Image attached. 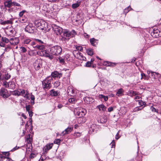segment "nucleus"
<instances>
[{
	"label": "nucleus",
	"instance_id": "f257e3e1",
	"mask_svg": "<svg viewBox=\"0 0 161 161\" xmlns=\"http://www.w3.org/2000/svg\"><path fill=\"white\" fill-rule=\"evenodd\" d=\"M36 25L39 29L45 31H47L48 29V24L45 21L41 20L38 21L36 23Z\"/></svg>",
	"mask_w": 161,
	"mask_h": 161
},
{
	"label": "nucleus",
	"instance_id": "f03ea898",
	"mask_svg": "<svg viewBox=\"0 0 161 161\" xmlns=\"http://www.w3.org/2000/svg\"><path fill=\"white\" fill-rule=\"evenodd\" d=\"M62 51L61 47L58 46H56L52 47L50 50L51 54L56 56L60 54Z\"/></svg>",
	"mask_w": 161,
	"mask_h": 161
},
{
	"label": "nucleus",
	"instance_id": "7ed1b4c3",
	"mask_svg": "<svg viewBox=\"0 0 161 161\" xmlns=\"http://www.w3.org/2000/svg\"><path fill=\"white\" fill-rule=\"evenodd\" d=\"M75 34V32L74 30L70 32L67 30H65L63 32V34L61 35V36L63 38L67 39L70 37H73Z\"/></svg>",
	"mask_w": 161,
	"mask_h": 161
},
{
	"label": "nucleus",
	"instance_id": "20e7f679",
	"mask_svg": "<svg viewBox=\"0 0 161 161\" xmlns=\"http://www.w3.org/2000/svg\"><path fill=\"white\" fill-rule=\"evenodd\" d=\"M53 80L52 77L48 76L42 81V86L44 88L49 89L51 86V82Z\"/></svg>",
	"mask_w": 161,
	"mask_h": 161
},
{
	"label": "nucleus",
	"instance_id": "39448f33",
	"mask_svg": "<svg viewBox=\"0 0 161 161\" xmlns=\"http://www.w3.org/2000/svg\"><path fill=\"white\" fill-rule=\"evenodd\" d=\"M73 53L75 57L77 58L84 61H85L86 59V57H84L82 54L78 51L74 50L73 51Z\"/></svg>",
	"mask_w": 161,
	"mask_h": 161
},
{
	"label": "nucleus",
	"instance_id": "423d86ee",
	"mask_svg": "<svg viewBox=\"0 0 161 161\" xmlns=\"http://www.w3.org/2000/svg\"><path fill=\"white\" fill-rule=\"evenodd\" d=\"M52 28L53 31L57 35H61V33L63 32V29L56 25H53Z\"/></svg>",
	"mask_w": 161,
	"mask_h": 161
},
{
	"label": "nucleus",
	"instance_id": "0eeeda50",
	"mask_svg": "<svg viewBox=\"0 0 161 161\" xmlns=\"http://www.w3.org/2000/svg\"><path fill=\"white\" fill-rule=\"evenodd\" d=\"M86 113V110L83 108H80L77 112V114L79 116L78 120L83 119L82 117H84Z\"/></svg>",
	"mask_w": 161,
	"mask_h": 161
},
{
	"label": "nucleus",
	"instance_id": "6e6552de",
	"mask_svg": "<svg viewBox=\"0 0 161 161\" xmlns=\"http://www.w3.org/2000/svg\"><path fill=\"white\" fill-rule=\"evenodd\" d=\"M0 96H2L4 98L8 97L9 95L7 90L4 88H2L0 90Z\"/></svg>",
	"mask_w": 161,
	"mask_h": 161
},
{
	"label": "nucleus",
	"instance_id": "1a4fd4ad",
	"mask_svg": "<svg viewBox=\"0 0 161 161\" xmlns=\"http://www.w3.org/2000/svg\"><path fill=\"white\" fill-rule=\"evenodd\" d=\"M42 60L40 59H37L34 64V66L36 70H39L42 66Z\"/></svg>",
	"mask_w": 161,
	"mask_h": 161
},
{
	"label": "nucleus",
	"instance_id": "9d476101",
	"mask_svg": "<svg viewBox=\"0 0 161 161\" xmlns=\"http://www.w3.org/2000/svg\"><path fill=\"white\" fill-rule=\"evenodd\" d=\"M19 42V39L18 37H13L9 40V42L13 45H17Z\"/></svg>",
	"mask_w": 161,
	"mask_h": 161
},
{
	"label": "nucleus",
	"instance_id": "9b49d317",
	"mask_svg": "<svg viewBox=\"0 0 161 161\" xmlns=\"http://www.w3.org/2000/svg\"><path fill=\"white\" fill-rule=\"evenodd\" d=\"M6 33L8 36H13L15 34L14 30L12 27H10L6 30Z\"/></svg>",
	"mask_w": 161,
	"mask_h": 161
},
{
	"label": "nucleus",
	"instance_id": "f8f14e48",
	"mask_svg": "<svg viewBox=\"0 0 161 161\" xmlns=\"http://www.w3.org/2000/svg\"><path fill=\"white\" fill-rule=\"evenodd\" d=\"M147 72L150 77H151L153 79H156L157 77L158 74L156 72H153L149 70H147Z\"/></svg>",
	"mask_w": 161,
	"mask_h": 161
},
{
	"label": "nucleus",
	"instance_id": "ddd939ff",
	"mask_svg": "<svg viewBox=\"0 0 161 161\" xmlns=\"http://www.w3.org/2000/svg\"><path fill=\"white\" fill-rule=\"evenodd\" d=\"M34 28L31 25H27L25 28V31L29 33H32L33 32Z\"/></svg>",
	"mask_w": 161,
	"mask_h": 161
},
{
	"label": "nucleus",
	"instance_id": "4468645a",
	"mask_svg": "<svg viewBox=\"0 0 161 161\" xmlns=\"http://www.w3.org/2000/svg\"><path fill=\"white\" fill-rule=\"evenodd\" d=\"M52 77L54 78H60L62 76L61 73H58L57 71H54L51 74Z\"/></svg>",
	"mask_w": 161,
	"mask_h": 161
},
{
	"label": "nucleus",
	"instance_id": "2eb2a0df",
	"mask_svg": "<svg viewBox=\"0 0 161 161\" xmlns=\"http://www.w3.org/2000/svg\"><path fill=\"white\" fill-rule=\"evenodd\" d=\"M97 108L98 109L99 111L101 112H103L106 109V107L104 105L101 104L97 106Z\"/></svg>",
	"mask_w": 161,
	"mask_h": 161
},
{
	"label": "nucleus",
	"instance_id": "dca6fc26",
	"mask_svg": "<svg viewBox=\"0 0 161 161\" xmlns=\"http://www.w3.org/2000/svg\"><path fill=\"white\" fill-rule=\"evenodd\" d=\"M37 54L38 55H40V56H42L46 57H47L49 55V53L46 50H44L43 51H42L41 52H37Z\"/></svg>",
	"mask_w": 161,
	"mask_h": 161
},
{
	"label": "nucleus",
	"instance_id": "f3484780",
	"mask_svg": "<svg viewBox=\"0 0 161 161\" xmlns=\"http://www.w3.org/2000/svg\"><path fill=\"white\" fill-rule=\"evenodd\" d=\"M73 129V127H68L62 132V134L63 135H65V134H68L72 131Z\"/></svg>",
	"mask_w": 161,
	"mask_h": 161
},
{
	"label": "nucleus",
	"instance_id": "a211bd4d",
	"mask_svg": "<svg viewBox=\"0 0 161 161\" xmlns=\"http://www.w3.org/2000/svg\"><path fill=\"white\" fill-rule=\"evenodd\" d=\"M85 102L87 103H90L94 101V99L92 97H86L84 98Z\"/></svg>",
	"mask_w": 161,
	"mask_h": 161
},
{
	"label": "nucleus",
	"instance_id": "6ab92c4d",
	"mask_svg": "<svg viewBox=\"0 0 161 161\" xmlns=\"http://www.w3.org/2000/svg\"><path fill=\"white\" fill-rule=\"evenodd\" d=\"M19 93L20 94V95L24 96L25 97L27 98H28V95L29 93L27 92H26L25 90H20Z\"/></svg>",
	"mask_w": 161,
	"mask_h": 161
},
{
	"label": "nucleus",
	"instance_id": "aec40b11",
	"mask_svg": "<svg viewBox=\"0 0 161 161\" xmlns=\"http://www.w3.org/2000/svg\"><path fill=\"white\" fill-rule=\"evenodd\" d=\"M4 4L5 7L8 8L13 6V2L12 1H6L4 2Z\"/></svg>",
	"mask_w": 161,
	"mask_h": 161
},
{
	"label": "nucleus",
	"instance_id": "412c9836",
	"mask_svg": "<svg viewBox=\"0 0 161 161\" xmlns=\"http://www.w3.org/2000/svg\"><path fill=\"white\" fill-rule=\"evenodd\" d=\"M103 64L107 66H114L116 64L108 61L104 62Z\"/></svg>",
	"mask_w": 161,
	"mask_h": 161
},
{
	"label": "nucleus",
	"instance_id": "4be33fe9",
	"mask_svg": "<svg viewBox=\"0 0 161 161\" xmlns=\"http://www.w3.org/2000/svg\"><path fill=\"white\" fill-rule=\"evenodd\" d=\"M1 24L3 25L9 24L12 23V21L10 20H8L3 21L1 20L0 21Z\"/></svg>",
	"mask_w": 161,
	"mask_h": 161
},
{
	"label": "nucleus",
	"instance_id": "5701e85b",
	"mask_svg": "<svg viewBox=\"0 0 161 161\" xmlns=\"http://www.w3.org/2000/svg\"><path fill=\"white\" fill-rule=\"evenodd\" d=\"M67 92L69 95L73 94L75 92V90L71 86H69L67 89Z\"/></svg>",
	"mask_w": 161,
	"mask_h": 161
},
{
	"label": "nucleus",
	"instance_id": "b1692460",
	"mask_svg": "<svg viewBox=\"0 0 161 161\" xmlns=\"http://www.w3.org/2000/svg\"><path fill=\"white\" fill-rule=\"evenodd\" d=\"M53 146V144H49L47 145L44 148V150L45 152H47L52 148Z\"/></svg>",
	"mask_w": 161,
	"mask_h": 161
},
{
	"label": "nucleus",
	"instance_id": "393cba45",
	"mask_svg": "<svg viewBox=\"0 0 161 161\" xmlns=\"http://www.w3.org/2000/svg\"><path fill=\"white\" fill-rule=\"evenodd\" d=\"M90 41L91 44L93 46H96L97 44V40L94 38L90 39Z\"/></svg>",
	"mask_w": 161,
	"mask_h": 161
},
{
	"label": "nucleus",
	"instance_id": "a878e982",
	"mask_svg": "<svg viewBox=\"0 0 161 161\" xmlns=\"http://www.w3.org/2000/svg\"><path fill=\"white\" fill-rule=\"evenodd\" d=\"M80 4V1H78L76 3L72 4V7L74 8H75L78 7Z\"/></svg>",
	"mask_w": 161,
	"mask_h": 161
},
{
	"label": "nucleus",
	"instance_id": "bb28decb",
	"mask_svg": "<svg viewBox=\"0 0 161 161\" xmlns=\"http://www.w3.org/2000/svg\"><path fill=\"white\" fill-rule=\"evenodd\" d=\"M124 91L122 88L119 89L117 92L116 95L118 96H120L123 95Z\"/></svg>",
	"mask_w": 161,
	"mask_h": 161
},
{
	"label": "nucleus",
	"instance_id": "cd10ccee",
	"mask_svg": "<svg viewBox=\"0 0 161 161\" xmlns=\"http://www.w3.org/2000/svg\"><path fill=\"white\" fill-rule=\"evenodd\" d=\"M19 20L21 23H24L27 22V19L26 17H20L19 18Z\"/></svg>",
	"mask_w": 161,
	"mask_h": 161
},
{
	"label": "nucleus",
	"instance_id": "c85d7f7f",
	"mask_svg": "<svg viewBox=\"0 0 161 161\" xmlns=\"http://www.w3.org/2000/svg\"><path fill=\"white\" fill-rule=\"evenodd\" d=\"M137 93L133 91H130L128 93V95L131 97L137 95Z\"/></svg>",
	"mask_w": 161,
	"mask_h": 161
},
{
	"label": "nucleus",
	"instance_id": "c756f323",
	"mask_svg": "<svg viewBox=\"0 0 161 161\" xmlns=\"http://www.w3.org/2000/svg\"><path fill=\"white\" fill-rule=\"evenodd\" d=\"M59 92L58 91H55L53 90H52L51 91V95L54 96H57L58 95Z\"/></svg>",
	"mask_w": 161,
	"mask_h": 161
},
{
	"label": "nucleus",
	"instance_id": "7c9ffc66",
	"mask_svg": "<svg viewBox=\"0 0 161 161\" xmlns=\"http://www.w3.org/2000/svg\"><path fill=\"white\" fill-rule=\"evenodd\" d=\"M141 79H143L145 80H148L149 79V77L148 76L146 75L144 73H142L141 74Z\"/></svg>",
	"mask_w": 161,
	"mask_h": 161
},
{
	"label": "nucleus",
	"instance_id": "2f4dec72",
	"mask_svg": "<svg viewBox=\"0 0 161 161\" xmlns=\"http://www.w3.org/2000/svg\"><path fill=\"white\" fill-rule=\"evenodd\" d=\"M86 52L87 54L90 56H92L93 53L92 49L91 48L87 50Z\"/></svg>",
	"mask_w": 161,
	"mask_h": 161
},
{
	"label": "nucleus",
	"instance_id": "473e14b6",
	"mask_svg": "<svg viewBox=\"0 0 161 161\" xmlns=\"http://www.w3.org/2000/svg\"><path fill=\"white\" fill-rule=\"evenodd\" d=\"M35 48H36L38 49L39 50H41V52L42 51H44L43 49L44 48V46L42 45H36V46H35Z\"/></svg>",
	"mask_w": 161,
	"mask_h": 161
},
{
	"label": "nucleus",
	"instance_id": "72a5a7b5",
	"mask_svg": "<svg viewBox=\"0 0 161 161\" xmlns=\"http://www.w3.org/2000/svg\"><path fill=\"white\" fill-rule=\"evenodd\" d=\"M10 83V81L7 82L6 81H3V86H5V87H9V84Z\"/></svg>",
	"mask_w": 161,
	"mask_h": 161
},
{
	"label": "nucleus",
	"instance_id": "f704fd0d",
	"mask_svg": "<svg viewBox=\"0 0 161 161\" xmlns=\"http://www.w3.org/2000/svg\"><path fill=\"white\" fill-rule=\"evenodd\" d=\"M131 9V8L130 7V6H128L127 8L124 9L123 13L126 15V14L129 12Z\"/></svg>",
	"mask_w": 161,
	"mask_h": 161
},
{
	"label": "nucleus",
	"instance_id": "c9c22d12",
	"mask_svg": "<svg viewBox=\"0 0 161 161\" xmlns=\"http://www.w3.org/2000/svg\"><path fill=\"white\" fill-rule=\"evenodd\" d=\"M11 77L10 75L8 73H7L5 76L4 77L3 76V77L4 78V80H8V79H9Z\"/></svg>",
	"mask_w": 161,
	"mask_h": 161
},
{
	"label": "nucleus",
	"instance_id": "e433bc0d",
	"mask_svg": "<svg viewBox=\"0 0 161 161\" xmlns=\"http://www.w3.org/2000/svg\"><path fill=\"white\" fill-rule=\"evenodd\" d=\"M9 86L12 89H14L15 88V84L14 82L10 81V83L9 84Z\"/></svg>",
	"mask_w": 161,
	"mask_h": 161
},
{
	"label": "nucleus",
	"instance_id": "4c0bfd02",
	"mask_svg": "<svg viewBox=\"0 0 161 161\" xmlns=\"http://www.w3.org/2000/svg\"><path fill=\"white\" fill-rule=\"evenodd\" d=\"M2 40L3 42H5L6 43H8L9 42V40L5 37H2Z\"/></svg>",
	"mask_w": 161,
	"mask_h": 161
},
{
	"label": "nucleus",
	"instance_id": "58836bf2",
	"mask_svg": "<svg viewBox=\"0 0 161 161\" xmlns=\"http://www.w3.org/2000/svg\"><path fill=\"white\" fill-rule=\"evenodd\" d=\"M138 102L139 105H141V106H142L143 105L145 106L146 104V103L145 102H143L142 100L138 101Z\"/></svg>",
	"mask_w": 161,
	"mask_h": 161
},
{
	"label": "nucleus",
	"instance_id": "ea45409f",
	"mask_svg": "<svg viewBox=\"0 0 161 161\" xmlns=\"http://www.w3.org/2000/svg\"><path fill=\"white\" fill-rule=\"evenodd\" d=\"M13 95L15 96H19L20 95V94L19 93V91H14L13 93Z\"/></svg>",
	"mask_w": 161,
	"mask_h": 161
},
{
	"label": "nucleus",
	"instance_id": "a19ab883",
	"mask_svg": "<svg viewBox=\"0 0 161 161\" xmlns=\"http://www.w3.org/2000/svg\"><path fill=\"white\" fill-rule=\"evenodd\" d=\"M26 12L25 10H23L20 12L19 14V16L20 17H22L23 15Z\"/></svg>",
	"mask_w": 161,
	"mask_h": 161
},
{
	"label": "nucleus",
	"instance_id": "79ce46f5",
	"mask_svg": "<svg viewBox=\"0 0 161 161\" xmlns=\"http://www.w3.org/2000/svg\"><path fill=\"white\" fill-rule=\"evenodd\" d=\"M76 50L82 51L83 50V48L81 46H77L76 47Z\"/></svg>",
	"mask_w": 161,
	"mask_h": 161
},
{
	"label": "nucleus",
	"instance_id": "37998d69",
	"mask_svg": "<svg viewBox=\"0 0 161 161\" xmlns=\"http://www.w3.org/2000/svg\"><path fill=\"white\" fill-rule=\"evenodd\" d=\"M60 140L59 139H55L54 141V142L55 144H59L60 143Z\"/></svg>",
	"mask_w": 161,
	"mask_h": 161
},
{
	"label": "nucleus",
	"instance_id": "c03bdc74",
	"mask_svg": "<svg viewBox=\"0 0 161 161\" xmlns=\"http://www.w3.org/2000/svg\"><path fill=\"white\" fill-rule=\"evenodd\" d=\"M60 84V82L58 81H55L54 84V86L55 87H57Z\"/></svg>",
	"mask_w": 161,
	"mask_h": 161
},
{
	"label": "nucleus",
	"instance_id": "a18cd8bd",
	"mask_svg": "<svg viewBox=\"0 0 161 161\" xmlns=\"http://www.w3.org/2000/svg\"><path fill=\"white\" fill-rule=\"evenodd\" d=\"M28 54L30 56H33L34 54V51L33 50L29 51Z\"/></svg>",
	"mask_w": 161,
	"mask_h": 161
},
{
	"label": "nucleus",
	"instance_id": "49530a36",
	"mask_svg": "<svg viewBox=\"0 0 161 161\" xmlns=\"http://www.w3.org/2000/svg\"><path fill=\"white\" fill-rule=\"evenodd\" d=\"M31 42V40L29 39H25L24 41V43L26 44H29Z\"/></svg>",
	"mask_w": 161,
	"mask_h": 161
},
{
	"label": "nucleus",
	"instance_id": "de8ad7c7",
	"mask_svg": "<svg viewBox=\"0 0 161 161\" xmlns=\"http://www.w3.org/2000/svg\"><path fill=\"white\" fill-rule=\"evenodd\" d=\"M20 49H21V51L22 53H25L26 51V49L24 47H21Z\"/></svg>",
	"mask_w": 161,
	"mask_h": 161
},
{
	"label": "nucleus",
	"instance_id": "09e8293b",
	"mask_svg": "<svg viewBox=\"0 0 161 161\" xmlns=\"http://www.w3.org/2000/svg\"><path fill=\"white\" fill-rule=\"evenodd\" d=\"M36 156V155L35 154L33 153H31L30 154V158L31 159H32L35 158Z\"/></svg>",
	"mask_w": 161,
	"mask_h": 161
},
{
	"label": "nucleus",
	"instance_id": "8fccbe9b",
	"mask_svg": "<svg viewBox=\"0 0 161 161\" xmlns=\"http://www.w3.org/2000/svg\"><path fill=\"white\" fill-rule=\"evenodd\" d=\"M2 154L3 155H5V156H8L9 155V152H2Z\"/></svg>",
	"mask_w": 161,
	"mask_h": 161
},
{
	"label": "nucleus",
	"instance_id": "3c124183",
	"mask_svg": "<svg viewBox=\"0 0 161 161\" xmlns=\"http://www.w3.org/2000/svg\"><path fill=\"white\" fill-rule=\"evenodd\" d=\"M92 64V63H91V62H87L86 64V66L87 67H89L91 66Z\"/></svg>",
	"mask_w": 161,
	"mask_h": 161
},
{
	"label": "nucleus",
	"instance_id": "603ef678",
	"mask_svg": "<svg viewBox=\"0 0 161 161\" xmlns=\"http://www.w3.org/2000/svg\"><path fill=\"white\" fill-rule=\"evenodd\" d=\"M125 107H122L121 108V111L122 110H123L124 111V112H123L122 114H123V115H124L126 113V112L125 111Z\"/></svg>",
	"mask_w": 161,
	"mask_h": 161
},
{
	"label": "nucleus",
	"instance_id": "864d4df0",
	"mask_svg": "<svg viewBox=\"0 0 161 161\" xmlns=\"http://www.w3.org/2000/svg\"><path fill=\"white\" fill-rule=\"evenodd\" d=\"M69 101L70 103H74L75 100L74 98H70L69 99Z\"/></svg>",
	"mask_w": 161,
	"mask_h": 161
},
{
	"label": "nucleus",
	"instance_id": "5fc2aeb1",
	"mask_svg": "<svg viewBox=\"0 0 161 161\" xmlns=\"http://www.w3.org/2000/svg\"><path fill=\"white\" fill-rule=\"evenodd\" d=\"M59 59L60 63H62V64L64 63V59H63V58H59Z\"/></svg>",
	"mask_w": 161,
	"mask_h": 161
},
{
	"label": "nucleus",
	"instance_id": "6e6d98bb",
	"mask_svg": "<svg viewBox=\"0 0 161 161\" xmlns=\"http://www.w3.org/2000/svg\"><path fill=\"white\" fill-rule=\"evenodd\" d=\"M30 108H31V106L30 105H28V106H26V111L28 112L31 111L30 110Z\"/></svg>",
	"mask_w": 161,
	"mask_h": 161
},
{
	"label": "nucleus",
	"instance_id": "4d7b16f0",
	"mask_svg": "<svg viewBox=\"0 0 161 161\" xmlns=\"http://www.w3.org/2000/svg\"><path fill=\"white\" fill-rule=\"evenodd\" d=\"M74 136L76 137H78L80 136V134L79 132L75 133L74 134Z\"/></svg>",
	"mask_w": 161,
	"mask_h": 161
},
{
	"label": "nucleus",
	"instance_id": "13d9d810",
	"mask_svg": "<svg viewBox=\"0 0 161 161\" xmlns=\"http://www.w3.org/2000/svg\"><path fill=\"white\" fill-rule=\"evenodd\" d=\"M27 141L29 144V145H31L30 144V143L31 142V139H30V138H28L27 139Z\"/></svg>",
	"mask_w": 161,
	"mask_h": 161
},
{
	"label": "nucleus",
	"instance_id": "bf43d9fd",
	"mask_svg": "<svg viewBox=\"0 0 161 161\" xmlns=\"http://www.w3.org/2000/svg\"><path fill=\"white\" fill-rule=\"evenodd\" d=\"M141 98V97H140L139 96H137L136 97H135V99L136 101H140V100H139Z\"/></svg>",
	"mask_w": 161,
	"mask_h": 161
},
{
	"label": "nucleus",
	"instance_id": "052dcab7",
	"mask_svg": "<svg viewBox=\"0 0 161 161\" xmlns=\"http://www.w3.org/2000/svg\"><path fill=\"white\" fill-rule=\"evenodd\" d=\"M96 126L95 125H92L91 126V127L90 128L89 130L90 131H91V130H92V131L94 132V129H92V128L95 127Z\"/></svg>",
	"mask_w": 161,
	"mask_h": 161
},
{
	"label": "nucleus",
	"instance_id": "680f3d73",
	"mask_svg": "<svg viewBox=\"0 0 161 161\" xmlns=\"http://www.w3.org/2000/svg\"><path fill=\"white\" fill-rule=\"evenodd\" d=\"M113 110V107H110L108 108V111L109 112H111Z\"/></svg>",
	"mask_w": 161,
	"mask_h": 161
},
{
	"label": "nucleus",
	"instance_id": "e2e57ef3",
	"mask_svg": "<svg viewBox=\"0 0 161 161\" xmlns=\"http://www.w3.org/2000/svg\"><path fill=\"white\" fill-rule=\"evenodd\" d=\"M13 6H20V5L19 3H15L14 2H13Z\"/></svg>",
	"mask_w": 161,
	"mask_h": 161
},
{
	"label": "nucleus",
	"instance_id": "0e129e2a",
	"mask_svg": "<svg viewBox=\"0 0 161 161\" xmlns=\"http://www.w3.org/2000/svg\"><path fill=\"white\" fill-rule=\"evenodd\" d=\"M53 55H51L50 54H49L48 56L47 57L48 58L50 59H52L53 58Z\"/></svg>",
	"mask_w": 161,
	"mask_h": 161
},
{
	"label": "nucleus",
	"instance_id": "69168bd1",
	"mask_svg": "<svg viewBox=\"0 0 161 161\" xmlns=\"http://www.w3.org/2000/svg\"><path fill=\"white\" fill-rule=\"evenodd\" d=\"M28 112V114H29V116L31 118V117L33 115V112L31 111Z\"/></svg>",
	"mask_w": 161,
	"mask_h": 161
},
{
	"label": "nucleus",
	"instance_id": "338daca9",
	"mask_svg": "<svg viewBox=\"0 0 161 161\" xmlns=\"http://www.w3.org/2000/svg\"><path fill=\"white\" fill-rule=\"evenodd\" d=\"M111 144L112 145V147H114L115 146V142L114 140H113L112 142L111 143Z\"/></svg>",
	"mask_w": 161,
	"mask_h": 161
},
{
	"label": "nucleus",
	"instance_id": "774afa93",
	"mask_svg": "<svg viewBox=\"0 0 161 161\" xmlns=\"http://www.w3.org/2000/svg\"><path fill=\"white\" fill-rule=\"evenodd\" d=\"M151 110L153 111V112H156V109L153 107V106H152L151 107Z\"/></svg>",
	"mask_w": 161,
	"mask_h": 161
}]
</instances>
